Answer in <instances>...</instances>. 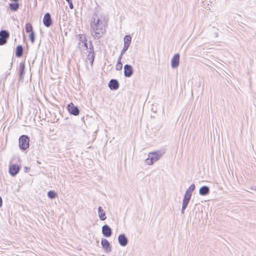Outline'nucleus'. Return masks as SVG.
<instances>
[{"instance_id": "obj_23", "label": "nucleus", "mask_w": 256, "mask_h": 256, "mask_svg": "<svg viewBox=\"0 0 256 256\" xmlns=\"http://www.w3.org/2000/svg\"><path fill=\"white\" fill-rule=\"evenodd\" d=\"M26 32L30 33L32 32H34L32 30V26L30 23H28L26 25Z\"/></svg>"}, {"instance_id": "obj_27", "label": "nucleus", "mask_w": 256, "mask_h": 256, "mask_svg": "<svg viewBox=\"0 0 256 256\" xmlns=\"http://www.w3.org/2000/svg\"><path fill=\"white\" fill-rule=\"evenodd\" d=\"M7 41L0 36V45H4L6 43Z\"/></svg>"}, {"instance_id": "obj_16", "label": "nucleus", "mask_w": 256, "mask_h": 256, "mask_svg": "<svg viewBox=\"0 0 256 256\" xmlns=\"http://www.w3.org/2000/svg\"><path fill=\"white\" fill-rule=\"evenodd\" d=\"M98 216L100 220H104L106 218L105 212H104L102 207L99 206L98 208Z\"/></svg>"}, {"instance_id": "obj_31", "label": "nucleus", "mask_w": 256, "mask_h": 256, "mask_svg": "<svg viewBox=\"0 0 256 256\" xmlns=\"http://www.w3.org/2000/svg\"><path fill=\"white\" fill-rule=\"evenodd\" d=\"M2 198H1V196H0V207L2 206Z\"/></svg>"}, {"instance_id": "obj_28", "label": "nucleus", "mask_w": 256, "mask_h": 256, "mask_svg": "<svg viewBox=\"0 0 256 256\" xmlns=\"http://www.w3.org/2000/svg\"><path fill=\"white\" fill-rule=\"evenodd\" d=\"M128 47L124 46L121 52V54H124L126 52V51L128 50Z\"/></svg>"}, {"instance_id": "obj_13", "label": "nucleus", "mask_w": 256, "mask_h": 256, "mask_svg": "<svg viewBox=\"0 0 256 256\" xmlns=\"http://www.w3.org/2000/svg\"><path fill=\"white\" fill-rule=\"evenodd\" d=\"M190 198L184 195V197L182 200V208L181 210V212L182 214H184V213L185 210L186 208L187 207L190 200Z\"/></svg>"}, {"instance_id": "obj_29", "label": "nucleus", "mask_w": 256, "mask_h": 256, "mask_svg": "<svg viewBox=\"0 0 256 256\" xmlns=\"http://www.w3.org/2000/svg\"><path fill=\"white\" fill-rule=\"evenodd\" d=\"M68 2V6H69L70 8V9H72L74 8V6H73V4H72V0Z\"/></svg>"}, {"instance_id": "obj_20", "label": "nucleus", "mask_w": 256, "mask_h": 256, "mask_svg": "<svg viewBox=\"0 0 256 256\" xmlns=\"http://www.w3.org/2000/svg\"><path fill=\"white\" fill-rule=\"evenodd\" d=\"M132 41V38L130 35H126L124 37V46L129 47Z\"/></svg>"}, {"instance_id": "obj_22", "label": "nucleus", "mask_w": 256, "mask_h": 256, "mask_svg": "<svg viewBox=\"0 0 256 256\" xmlns=\"http://www.w3.org/2000/svg\"><path fill=\"white\" fill-rule=\"evenodd\" d=\"M20 6L18 2L12 3L10 4V8L12 11H16Z\"/></svg>"}, {"instance_id": "obj_6", "label": "nucleus", "mask_w": 256, "mask_h": 256, "mask_svg": "<svg viewBox=\"0 0 256 256\" xmlns=\"http://www.w3.org/2000/svg\"><path fill=\"white\" fill-rule=\"evenodd\" d=\"M101 244L106 252H110L112 251V248L109 242L106 238H102Z\"/></svg>"}, {"instance_id": "obj_26", "label": "nucleus", "mask_w": 256, "mask_h": 256, "mask_svg": "<svg viewBox=\"0 0 256 256\" xmlns=\"http://www.w3.org/2000/svg\"><path fill=\"white\" fill-rule=\"evenodd\" d=\"M122 68V62H117V63L116 66V69L117 70H120Z\"/></svg>"}, {"instance_id": "obj_12", "label": "nucleus", "mask_w": 256, "mask_h": 256, "mask_svg": "<svg viewBox=\"0 0 256 256\" xmlns=\"http://www.w3.org/2000/svg\"><path fill=\"white\" fill-rule=\"evenodd\" d=\"M118 242L120 246H125L128 244V239L124 234H120L118 236Z\"/></svg>"}, {"instance_id": "obj_34", "label": "nucleus", "mask_w": 256, "mask_h": 256, "mask_svg": "<svg viewBox=\"0 0 256 256\" xmlns=\"http://www.w3.org/2000/svg\"><path fill=\"white\" fill-rule=\"evenodd\" d=\"M102 256H105L104 255H103Z\"/></svg>"}, {"instance_id": "obj_3", "label": "nucleus", "mask_w": 256, "mask_h": 256, "mask_svg": "<svg viewBox=\"0 0 256 256\" xmlns=\"http://www.w3.org/2000/svg\"><path fill=\"white\" fill-rule=\"evenodd\" d=\"M161 151H155L148 152V158L146 160V162L148 165H152L154 162L159 160L164 154Z\"/></svg>"}, {"instance_id": "obj_9", "label": "nucleus", "mask_w": 256, "mask_h": 256, "mask_svg": "<svg viewBox=\"0 0 256 256\" xmlns=\"http://www.w3.org/2000/svg\"><path fill=\"white\" fill-rule=\"evenodd\" d=\"M43 23L46 27H49L52 24V22L50 13L47 12L44 14L43 18Z\"/></svg>"}, {"instance_id": "obj_4", "label": "nucleus", "mask_w": 256, "mask_h": 256, "mask_svg": "<svg viewBox=\"0 0 256 256\" xmlns=\"http://www.w3.org/2000/svg\"><path fill=\"white\" fill-rule=\"evenodd\" d=\"M29 138L26 135H22L19 138V147L22 150H26L29 146Z\"/></svg>"}, {"instance_id": "obj_15", "label": "nucleus", "mask_w": 256, "mask_h": 256, "mask_svg": "<svg viewBox=\"0 0 256 256\" xmlns=\"http://www.w3.org/2000/svg\"><path fill=\"white\" fill-rule=\"evenodd\" d=\"M210 192V188L207 186H203L201 187L199 190V194L201 196H206Z\"/></svg>"}, {"instance_id": "obj_8", "label": "nucleus", "mask_w": 256, "mask_h": 256, "mask_svg": "<svg viewBox=\"0 0 256 256\" xmlns=\"http://www.w3.org/2000/svg\"><path fill=\"white\" fill-rule=\"evenodd\" d=\"M180 54H175L172 60H171V66L173 68H176L180 62Z\"/></svg>"}, {"instance_id": "obj_30", "label": "nucleus", "mask_w": 256, "mask_h": 256, "mask_svg": "<svg viewBox=\"0 0 256 256\" xmlns=\"http://www.w3.org/2000/svg\"><path fill=\"white\" fill-rule=\"evenodd\" d=\"M123 54H122L121 53H120V56H119L118 58V62H121V60H122V56Z\"/></svg>"}, {"instance_id": "obj_2", "label": "nucleus", "mask_w": 256, "mask_h": 256, "mask_svg": "<svg viewBox=\"0 0 256 256\" xmlns=\"http://www.w3.org/2000/svg\"><path fill=\"white\" fill-rule=\"evenodd\" d=\"M79 38L80 42L79 43L80 48L82 49L87 50L88 52V54L86 58V62H89L92 66L95 56L92 44V42H90V47L88 48V44L86 42V40L85 37L82 35L80 34Z\"/></svg>"}, {"instance_id": "obj_7", "label": "nucleus", "mask_w": 256, "mask_h": 256, "mask_svg": "<svg viewBox=\"0 0 256 256\" xmlns=\"http://www.w3.org/2000/svg\"><path fill=\"white\" fill-rule=\"evenodd\" d=\"M134 73L132 67L131 65L126 64L124 66V75L126 77H130Z\"/></svg>"}, {"instance_id": "obj_32", "label": "nucleus", "mask_w": 256, "mask_h": 256, "mask_svg": "<svg viewBox=\"0 0 256 256\" xmlns=\"http://www.w3.org/2000/svg\"><path fill=\"white\" fill-rule=\"evenodd\" d=\"M24 169L26 170V172L28 170V167H24Z\"/></svg>"}, {"instance_id": "obj_14", "label": "nucleus", "mask_w": 256, "mask_h": 256, "mask_svg": "<svg viewBox=\"0 0 256 256\" xmlns=\"http://www.w3.org/2000/svg\"><path fill=\"white\" fill-rule=\"evenodd\" d=\"M108 86L112 90H116L119 87V84L116 80H111L108 84Z\"/></svg>"}, {"instance_id": "obj_10", "label": "nucleus", "mask_w": 256, "mask_h": 256, "mask_svg": "<svg viewBox=\"0 0 256 256\" xmlns=\"http://www.w3.org/2000/svg\"><path fill=\"white\" fill-rule=\"evenodd\" d=\"M102 234L106 238L110 237L112 234V230L108 224H105L102 227Z\"/></svg>"}, {"instance_id": "obj_11", "label": "nucleus", "mask_w": 256, "mask_h": 256, "mask_svg": "<svg viewBox=\"0 0 256 256\" xmlns=\"http://www.w3.org/2000/svg\"><path fill=\"white\" fill-rule=\"evenodd\" d=\"M20 170V166L15 164L10 166L9 172L12 176H15L18 174Z\"/></svg>"}, {"instance_id": "obj_1", "label": "nucleus", "mask_w": 256, "mask_h": 256, "mask_svg": "<svg viewBox=\"0 0 256 256\" xmlns=\"http://www.w3.org/2000/svg\"><path fill=\"white\" fill-rule=\"evenodd\" d=\"M107 19L102 14L95 12L90 21V29L92 36L95 39L100 38L106 31Z\"/></svg>"}, {"instance_id": "obj_17", "label": "nucleus", "mask_w": 256, "mask_h": 256, "mask_svg": "<svg viewBox=\"0 0 256 256\" xmlns=\"http://www.w3.org/2000/svg\"><path fill=\"white\" fill-rule=\"evenodd\" d=\"M195 188V185L194 184H192L186 191L184 196L191 198L192 192L194 190Z\"/></svg>"}, {"instance_id": "obj_21", "label": "nucleus", "mask_w": 256, "mask_h": 256, "mask_svg": "<svg viewBox=\"0 0 256 256\" xmlns=\"http://www.w3.org/2000/svg\"><path fill=\"white\" fill-rule=\"evenodd\" d=\"M9 36L8 32L6 30H2L0 32V36L6 41L9 38Z\"/></svg>"}, {"instance_id": "obj_33", "label": "nucleus", "mask_w": 256, "mask_h": 256, "mask_svg": "<svg viewBox=\"0 0 256 256\" xmlns=\"http://www.w3.org/2000/svg\"><path fill=\"white\" fill-rule=\"evenodd\" d=\"M256 191V189H255Z\"/></svg>"}, {"instance_id": "obj_25", "label": "nucleus", "mask_w": 256, "mask_h": 256, "mask_svg": "<svg viewBox=\"0 0 256 256\" xmlns=\"http://www.w3.org/2000/svg\"><path fill=\"white\" fill-rule=\"evenodd\" d=\"M29 38L31 41L32 44H34L35 40V35L34 32H32L29 35Z\"/></svg>"}, {"instance_id": "obj_19", "label": "nucleus", "mask_w": 256, "mask_h": 256, "mask_svg": "<svg viewBox=\"0 0 256 256\" xmlns=\"http://www.w3.org/2000/svg\"><path fill=\"white\" fill-rule=\"evenodd\" d=\"M25 64L24 62H20V64L19 74L20 78H23L24 74Z\"/></svg>"}, {"instance_id": "obj_18", "label": "nucleus", "mask_w": 256, "mask_h": 256, "mask_svg": "<svg viewBox=\"0 0 256 256\" xmlns=\"http://www.w3.org/2000/svg\"><path fill=\"white\" fill-rule=\"evenodd\" d=\"M24 52V48L21 45L17 46L16 50V56L18 58L21 57Z\"/></svg>"}, {"instance_id": "obj_5", "label": "nucleus", "mask_w": 256, "mask_h": 256, "mask_svg": "<svg viewBox=\"0 0 256 256\" xmlns=\"http://www.w3.org/2000/svg\"><path fill=\"white\" fill-rule=\"evenodd\" d=\"M68 112L74 116H78L80 113L78 108L75 106L72 103H70L67 107Z\"/></svg>"}, {"instance_id": "obj_24", "label": "nucleus", "mask_w": 256, "mask_h": 256, "mask_svg": "<svg viewBox=\"0 0 256 256\" xmlns=\"http://www.w3.org/2000/svg\"><path fill=\"white\" fill-rule=\"evenodd\" d=\"M56 195V194L52 190H50L48 193V196L51 199L54 198Z\"/></svg>"}]
</instances>
